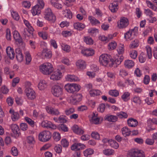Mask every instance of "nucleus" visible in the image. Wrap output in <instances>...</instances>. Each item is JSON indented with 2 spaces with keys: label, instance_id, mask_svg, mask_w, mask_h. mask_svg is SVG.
Segmentation results:
<instances>
[{
  "label": "nucleus",
  "instance_id": "nucleus-61",
  "mask_svg": "<svg viewBox=\"0 0 157 157\" xmlns=\"http://www.w3.org/2000/svg\"><path fill=\"white\" fill-rule=\"evenodd\" d=\"M75 112V109L73 108H71L67 109L65 111L66 114L69 115Z\"/></svg>",
  "mask_w": 157,
  "mask_h": 157
},
{
  "label": "nucleus",
  "instance_id": "nucleus-13",
  "mask_svg": "<svg viewBox=\"0 0 157 157\" xmlns=\"http://www.w3.org/2000/svg\"><path fill=\"white\" fill-rule=\"evenodd\" d=\"M46 109L48 113L52 115L58 116L60 114L58 109H54L51 107L47 106Z\"/></svg>",
  "mask_w": 157,
  "mask_h": 157
},
{
  "label": "nucleus",
  "instance_id": "nucleus-57",
  "mask_svg": "<svg viewBox=\"0 0 157 157\" xmlns=\"http://www.w3.org/2000/svg\"><path fill=\"white\" fill-rule=\"evenodd\" d=\"M91 122L92 123L97 124L99 123V119L95 116H93L92 118Z\"/></svg>",
  "mask_w": 157,
  "mask_h": 157
},
{
  "label": "nucleus",
  "instance_id": "nucleus-53",
  "mask_svg": "<svg viewBox=\"0 0 157 157\" xmlns=\"http://www.w3.org/2000/svg\"><path fill=\"white\" fill-rule=\"evenodd\" d=\"M51 122L48 121H43L41 123V126L44 127L49 128Z\"/></svg>",
  "mask_w": 157,
  "mask_h": 157
},
{
  "label": "nucleus",
  "instance_id": "nucleus-59",
  "mask_svg": "<svg viewBox=\"0 0 157 157\" xmlns=\"http://www.w3.org/2000/svg\"><path fill=\"white\" fill-rule=\"evenodd\" d=\"M130 55L132 58L135 59L137 56V52L136 50H133L131 52Z\"/></svg>",
  "mask_w": 157,
  "mask_h": 157
},
{
  "label": "nucleus",
  "instance_id": "nucleus-44",
  "mask_svg": "<svg viewBox=\"0 0 157 157\" xmlns=\"http://www.w3.org/2000/svg\"><path fill=\"white\" fill-rule=\"evenodd\" d=\"M109 94L115 97H117L119 95V92L118 91L116 90H111L109 92Z\"/></svg>",
  "mask_w": 157,
  "mask_h": 157
},
{
  "label": "nucleus",
  "instance_id": "nucleus-23",
  "mask_svg": "<svg viewBox=\"0 0 157 157\" xmlns=\"http://www.w3.org/2000/svg\"><path fill=\"white\" fill-rule=\"evenodd\" d=\"M63 14L64 17L69 19L72 17V13L71 11L69 9H66L63 11Z\"/></svg>",
  "mask_w": 157,
  "mask_h": 157
},
{
  "label": "nucleus",
  "instance_id": "nucleus-52",
  "mask_svg": "<svg viewBox=\"0 0 157 157\" xmlns=\"http://www.w3.org/2000/svg\"><path fill=\"white\" fill-rule=\"evenodd\" d=\"M25 121L31 126L33 127L34 126V122L31 119L28 117H25Z\"/></svg>",
  "mask_w": 157,
  "mask_h": 157
},
{
  "label": "nucleus",
  "instance_id": "nucleus-11",
  "mask_svg": "<svg viewBox=\"0 0 157 157\" xmlns=\"http://www.w3.org/2000/svg\"><path fill=\"white\" fill-rule=\"evenodd\" d=\"M62 77V73L59 70H57L54 72L50 77L51 79L54 80H59Z\"/></svg>",
  "mask_w": 157,
  "mask_h": 157
},
{
  "label": "nucleus",
  "instance_id": "nucleus-10",
  "mask_svg": "<svg viewBox=\"0 0 157 157\" xmlns=\"http://www.w3.org/2000/svg\"><path fill=\"white\" fill-rule=\"evenodd\" d=\"M82 96L79 94L74 95L72 96L70 99L71 102L73 104H75L77 102H79L82 99Z\"/></svg>",
  "mask_w": 157,
  "mask_h": 157
},
{
  "label": "nucleus",
  "instance_id": "nucleus-48",
  "mask_svg": "<svg viewBox=\"0 0 157 157\" xmlns=\"http://www.w3.org/2000/svg\"><path fill=\"white\" fill-rule=\"evenodd\" d=\"M61 142V144L63 147H67L69 146V142L66 139H62Z\"/></svg>",
  "mask_w": 157,
  "mask_h": 157
},
{
  "label": "nucleus",
  "instance_id": "nucleus-46",
  "mask_svg": "<svg viewBox=\"0 0 157 157\" xmlns=\"http://www.w3.org/2000/svg\"><path fill=\"white\" fill-rule=\"evenodd\" d=\"M117 46V44L116 42H112L109 44L108 48L110 50H113L116 48Z\"/></svg>",
  "mask_w": 157,
  "mask_h": 157
},
{
  "label": "nucleus",
  "instance_id": "nucleus-18",
  "mask_svg": "<svg viewBox=\"0 0 157 157\" xmlns=\"http://www.w3.org/2000/svg\"><path fill=\"white\" fill-rule=\"evenodd\" d=\"M9 112L11 114V117L13 121H15L19 119V115L17 112L15 111L12 109H11L10 110Z\"/></svg>",
  "mask_w": 157,
  "mask_h": 157
},
{
  "label": "nucleus",
  "instance_id": "nucleus-50",
  "mask_svg": "<svg viewBox=\"0 0 157 157\" xmlns=\"http://www.w3.org/2000/svg\"><path fill=\"white\" fill-rule=\"evenodd\" d=\"M146 3L148 5V6L154 11H156L157 10V7L154 5L152 3L149 1H147Z\"/></svg>",
  "mask_w": 157,
  "mask_h": 157
},
{
  "label": "nucleus",
  "instance_id": "nucleus-43",
  "mask_svg": "<svg viewBox=\"0 0 157 157\" xmlns=\"http://www.w3.org/2000/svg\"><path fill=\"white\" fill-rule=\"evenodd\" d=\"M58 129L60 131H63L64 132L67 131L68 130L67 127L66 125L63 124L59 125L58 126Z\"/></svg>",
  "mask_w": 157,
  "mask_h": 157
},
{
  "label": "nucleus",
  "instance_id": "nucleus-51",
  "mask_svg": "<svg viewBox=\"0 0 157 157\" xmlns=\"http://www.w3.org/2000/svg\"><path fill=\"white\" fill-rule=\"evenodd\" d=\"M139 61L141 63H143L145 61L146 59L145 55L143 52H142L139 56Z\"/></svg>",
  "mask_w": 157,
  "mask_h": 157
},
{
  "label": "nucleus",
  "instance_id": "nucleus-26",
  "mask_svg": "<svg viewBox=\"0 0 157 157\" xmlns=\"http://www.w3.org/2000/svg\"><path fill=\"white\" fill-rule=\"evenodd\" d=\"M47 86V83L44 80H41L38 84V87L40 90H43L45 89Z\"/></svg>",
  "mask_w": 157,
  "mask_h": 157
},
{
  "label": "nucleus",
  "instance_id": "nucleus-20",
  "mask_svg": "<svg viewBox=\"0 0 157 157\" xmlns=\"http://www.w3.org/2000/svg\"><path fill=\"white\" fill-rule=\"evenodd\" d=\"M85 147V146L83 144L81 143H75L71 147L72 150H80Z\"/></svg>",
  "mask_w": 157,
  "mask_h": 157
},
{
  "label": "nucleus",
  "instance_id": "nucleus-42",
  "mask_svg": "<svg viewBox=\"0 0 157 157\" xmlns=\"http://www.w3.org/2000/svg\"><path fill=\"white\" fill-rule=\"evenodd\" d=\"M11 15L13 18L16 21H18L20 18V17L17 12L14 11L12 10L11 12Z\"/></svg>",
  "mask_w": 157,
  "mask_h": 157
},
{
  "label": "nucleus",
  "instance_id": "nucleus-15",
  "mask_svg": "<svg viewBox=\"0 0 157 157\" xmlns=\"http://www.w3.org/2000/svg\"><path fill=\"white\" fill-rule=\"evenodd\" d=\"M16 57L17 60L21 62L23 59V56L19 48H17L15 49Z\"/></svg>",
  "mask_w": 157,
  "mask_h": 157
},
{
  "label": "nucleus",
  "instance_id": "nucleus-37",
  "mask_svg": "<svg viewBox=\"0 0 157 157\" xmlns=\"http://www.w3.org/2000/svg\"><path fill=\"white\" fill-rule=\"evenodd\" d=\"M94 150L91 148H88L86 149L83 151V154L85 156L87 157L93 154L94 153Z\"/></svg>",
  "mask_w": 157,
  "mask_h": 157
},
{
  "label": "nucleus",
  "instance_id": "nucleus-54",
  "mask_svg": "<svg viewBox=\"0 0 157 157\" xmlns=\"http://www.w3.org/2000/svg\"><path fill=\"white\" fill-rule=\"evenodd\" d=\"M117 116L120 118H126L128 117L127 114L125 113L121 112L117 114Z\"/></svg>",
  "mask_w": 157,
  "mask_h": 157
},
{
  "label": "nucleus",
  "instance_id": "nucleus-41",
  "mask_svg": "<svg viewBox=\"0 0 157 157\" xmlns=\"http://www.w3.org/2000/svg\"><path fill=\"white\" fill-rule=\"evenodd\" d=\"M103 153L106 155H111L113 154L114 151L111 149H107L103 151Z\"/></svg>",
  "mask_w": 157,
  "mask_h": 157
},
{
  "label": "nucleus",
  "instance_id": "nucleus-12",
  "mask_svg": "<svg viewBox=\"0 0 157 157\" xmlns=\"http://www.w3.org/2000/svg\"><path fill=\"white\" fill-rule=\"evenodd\" d=\"M128 24V19L126 18H121L119 22H117V26L119 28L126 27Z\"/></svg>",
  "mask_w": 157,
  "mask_h": 157
},
{
  "label": "nucleus",
  "instance_id": "nucleus-22",
  "mask_svg": "<svg viewBox=\"0 0 157 157\" xmlns=\"http://www.w3.org/2000/svg\"><path fill=\"white\" fill-rule=\"evenodd\" d=\"M118 6V4L117 3L116 1H114L113 3L110 4L109 8L112 12L114 13L117 10Z\"/></svg>",
  "mask_w": 157,
  "mask_h": 157
},
{
  "label": "nucleus",
  "instance_id": "nucleus-63",
  "mask_svg": "<svg viewBox=\"0 0 157 157\" xmlns=\"http://www.w3.org/2000/svg\"><path fill=\"white\" fill-rule=\"evenodd\" d=\"M144 13L147 15L148 16L150 17H152L153 15L152 11L149 9H145L144 10Z\"/></svg>",
  "mask_w": 157,
  "mask_h": 157
},
{
  "label": "nucleus",
  "instance_id": "nucleus-30",
  "mask_svg": "<svg viewBox=\"0 0 157 157\" xmlns=\"http://www.w3.org/2000/svg\"><path fill=\"white\" fill-rule=\"evenodd\" d=\"M74 28L78 30H81L85 27V25L79 22H77L74 24Z\"/></svg>",
  "mask_w": 157,
  "mask_h": 157
},
{
  "label": "nucleus",
  "instance_id": "nucleus-19",
  "mask_svg": "<svg viewBox=\"0 0 157 157\" xmlns=\"http://www.w3.org/2000/svg\"><path fill=\"white\" fill-rule=\"evenodd\" d=\"M41 9L39 5H36L33 7L31 11L33 15L35 16L40 14L41 13Z\"/></svg>",
  "mask_w": 157,
  "mask_h": 157
},
{
  "label": "nucleus",
  "instance_id": "nucleus-28",
  "mask_svg": "<svg viewBox=\"0 0 157 157\" xmlns=\"http://www.w3.org/2000/svg\"><path fill=\"white\" fill-rule=\"evenodd\" d=\"M12 130L15 135H19V128L16 124H13L11 127Z\"/></svg>",
  "mask_w": 157,
  "mask_h": 157
},
{
  "label": "nucleus",
  "instance_id": "nucleus-34",
  "mask_svg": "<svg viewBox=\"0 0 157 157\" xmlns=\"http://www.w3.org/2000/svg\"><path fill=\"white\" fill-rule=\"evenodd\" d=\"M83 39L84 41L87 44L91 45L93 44V40L89 36H85L84 37Z\"/></svg>",
  "mask_w": 157,
  "mask_h": 157
},
{
  "label": "nucleus",
  "instance_id": "nucleus-64",
  "mask_svg": "<svg viewBox=\"0 0 157 157\" xmlns=\"http://www.w3.org/2000/svg\"><path fill=\"white\" fill-rule=\"evenodd\" d=\"M20 128L21 130L23 131L26 130L28 128V125L25 123H21L20 125Z\"/></svg>",
  "mask_w": 157,
  "mask_h": 157
},
{
  "label": "nucleus",
  "instance_id": "nucleus-32",
  "mask_svg": "<svg viewBox=\"0 0 157 157\" xmlns=\"http://www.w3.org/2000/svg\"><path fill=\"white\" fill-rule=\"evenodd\" d=\"M25 57L26 60V64H29L32 58L29 52L28 51H26L25 52Z\"/></svg>",
  "mask_w": 157,
  "mask_h": 157
},
{
  "label": "nucleus",
  "instance_id": "nucleus-47",
  "mask_svg": "<svg viewBox=\"0 0 157 157\" xmlns=\"http://www.w3.org/2000/svg\"><path fill=\"white\" fill-rule=\"evenodd\" d=\"M130 95V93L128 92H124L122 96V99L125 101H127L128 100V98Z\"/></svg>",
  "mask_w": 157,
  "mask_h": 157
},
{
  "label": "nucleus",
  "instance_id": "nucleus-27",
  "mask_svg": "<svg viewBox=\"0 0 157 157\" xmlns=\"http://www.w3.org/2000/svg\"><path fill=\"white\" fill-rule=\"evenodd\" d=\"M105 119L110 122H115L117 121V117L115 116L107 115L105 117Z\"/></svg>",
  "mask_w": 157,
  "mask_h": 157
},
{
  "label": "nucleus",
  "instance_id": "nucleus-25",
  "mask_svg": "<svg viewBox=\"0 0 157 157\" xmlns=\"http://www.w3.org/2000/svg\"><path fill=\"white\" fill-rule=\"evenodd\" d=\"M128 125L131 127H135L138 124L137 121L133 118H131L127 121Z\"/></svg>",
  "mask_w": 157,
  "mask_h": 157
},
{
  "label": "nucleus",
  "instance_id": "nucleus-2",
  "mask_svg": "<svg viewBox=\"0 0 157 157\" xmlns=\"http://www.w3.org/2000/svg\"><path fill=\"white\" fill-rule=\"evenodd\" d=\"M40 70L41 72L45 75H48L53 70L52 65L49 63H45L40 66Z\"/></svg>",
  "mask_w": 157,
  "mask_h": 157
},
{
  "label": "nucleus",
  "instance_id": "nucleus-17",
  "mask_svg": "<svg viewBox=\"0 0 157 157\" xmlns=\"http://www.w3.org/2000/svg\"><path fill=\"white\" fill-rule=\"evenodd\" d=\"M76 64L77 68L81 70L85 69L86 66V64L85 62L81 59L78 60L76 62Z\"/></svg>",
  "mask_w": 157,
  "mask_h": 157
},
{
  "label": "nucleus",
  "instance_id": "nucleus-5",
  "mask_svg": "<svg viewBox=\"0 0 157 157\" xmlns=\"http://www.w3.org/2000/svg\"><path fill=\"white\" fill-rule=\"evenodd\" d=\"M65 90L68 92L74 93L80 90V86L76 84H67L64 86Z\"/></svg>",
  "mask_w": 157,
  "mask_h": 157
},
{
  "label": "nucleus",
  "instance_id": "nucleus-6",
  "mask_svg": "<svg viewBox=\"0 0 157 157\" xmlns=\"http://www.w3.org/2000/svg\"><path fill=\"white\" fill-rule=\"evenodd\" d=\"M44 18L47 20L52 22H54L56 20L55 16L53 14L51 10L49 8H47L45 10Z\"/></svg>",
  "mask_w": 157,
  "mask_h": 157
},
{
  "label": "nucleus",
  "instance_id": "nucleus-55",
  "mask_svg": "<svg viewBox=\"0 0 157 157\" xmlns=\"http://www.w3.org/2000/svg\"><path fill=\"white\" fill-rule=\"evenodd\" d=\"M62 49L64 51L68 52L70 51V47L68 45L63 44L62 46Z\"/></svg>",
  "mask_w": 157,
  "mask_h": 157
},
{
  "label": "nucleus",
  "instance_id": "nucleus-24",
  "mask_svg": "<svg viewBox=\"0 0 157 157\" xmlns=\"http://www.w3.org/2000/svg\"><path fill=\"white\" fill-rule=\"evenodd\" d=\"M42 56L43 58H50L52 56L51 52L47 49H44L42 53Z\"/></svg>",
  "mask_w": 157,
  "mask_h": 157
},
{
  "label": "nucleus",
  "instance_id": "nucleus-60",
  "mask_svg": "<svg viewBox=\"0 0 157 157\" xmlns=\"http://www.w3.org/2000/svg\"><path fill=\"white\" fill-rule=\"evenodd\" d=\"M65 117V116L64 115L60 116L58 118V121L60 123H65L66 122L67 120Z\"/></svg>",
  "mask_w": 157,
  "mask_h": 157
},
{
  "label": "nucleus",
  "instance_id": "nucleus-4",
  "mask_svg": "<svg viewBox=\"0 0 157 157\" xmlns=\"http://www.w3.org/2000/svg\"><path fill=\"white\" fill-rule=\"evenodd\" d=\"M52 137V134L48 131H44L39 135V139L40 141L46 142L49 141Z\"/></svg>",
  "mask_w": 157,
  "mask_h": 157
},
{
  "label": "nucleus",
  "instance_id": "nucleus-62",
  "mask_svg": "<svg viewBox=\"0 0 157 157\" xmlns=\"http://www.w3.org/2000/svg\"><path fill=\"white\" fill-rule=\"evenodd\" d=\"M154 142L155 141L153 138H152V139L147 138L145 140L146 144L149 145H153L154 143Z\"/></svg>",
  "mask_w": 157,
  "mask_h": 157
},
{
  "label": "nucleus",
  "instance_id": "nucleus-3",
  "mask_svg": "<svg viewBox=\"0 0 157 157\" xmlns=\"http://www.w3.org/2000/svg\"><path fill=\"white\" fill-rule=\"evenodd\" d=\"M127 157H145V155L140 150L133 149L129 150L127 154Z\"/></svg>",
  "mask_w": 157,
  "mask_h": 157
},
{
  "label": "nucleus",
  "instance_id": "nucleus-21",
  "mask_svg": "<svg viewBox=\"0 0 157 157\" xmlns=\"http://www.w3.org/2000/svg\"><path fill=\"white\" fill-rule=\"evenodd\" d=\"M72 130L74 132L78 134H82L84 133L83 130L77 125H75L72 128Z\"/></svg>",
  "mask_w": 157,
  "mask_h": 157
},
{
  "label": "nucleus",
  "instance_id": "nucleus-36",
  "mask_svg": "<svg viewBox=\"0 0 157 157\" xmlns=\"http://www.w3.org/2000/svg\"><path fill=\"white\" fill-rule=\"evenodd\" d=\"M109 145L115 149H117L119 147L118 143L115 140L112 139H110Z\"/></svg>",
  "mask_w": 157,
  "mask_h": 157
},
{
  "label": "nucleus",
  "instance_id": "nucleus-40",
  "mask_svg": "<svg viewBox=\"0 0 157 157\" xmlns=\"http://www.w3.org/2000/svg\"><path fill=\"white\" fill-rule=\"evenodd\" d=\"M146 49L147 52V54L148 57L150 59L152 57V52L151 48L148 46H146Z\"/></svg>",
  "mask_w": 157,
  "mask_h": 157
},
{
  "label": "nucleus",
  "instance_id": "nucleus-7",
  "mask_svg": "<svg viewBox=\"0 0 157 157\" xmlns=\"http://www.w3.org/2000/svg\"><path fill=\"white\" fill-rule=\"evenodd\" d=\"M137 28L135 27L134 29H130L124 34V38L128 40H131L136 35Z\"/></svg>",
  "mask_w": 157,
  "mask_h": 157
},
{
  "label": "nucleus",
  "instance_id": "nucleus-14",
  "mask_svg": "<svg viewBox=\"0 0 157 157\" xmlns=\"http://www.w3.org/2000/svg\"><path fill=\"white\" fill-rule=\"evenodd\" d=\"M81 53L84 56H93L94 54V51L91 48L84 49L82 50Z\"/></svg>",
  "mask_w": 157,
  "mask_h": 157
},
{
  "label": "nucleus",
  "instance_id": "nucleus-9",
  "mask_svg": "<svg viewBox=\"0 0 157 157\" xmlns=\"http://www.w3.org/2000/svg\"><path fill=\"white\" fill-rule=\"evenodd\" d=\"M25 92L27 97L29 99L31 100L34 99L36 98V94L34 90L30 88H26Z\"/></svg>",
  "mask_w": 157,
  "mask_h": 157
},
{
  "label": "nucleus",
  "instance_id": "nucleus-33",
  "mask_svg": "<svg viewBox=\"0 0 157 157\" xmlns=\"http://www.w3.org/2000/svg\"><path fill=\"white\" fill-rule=\"evenodd\" d=\"M139 45V42L138 40L135 39L132 41L129 45L130 48H134L137 47Z\"/></svg>",
  "mask_w": 157,
  "mask_h": 157
},
{
  "label": "nucleus",
  "instance_id": "nucleus-39",
  "mask_svg": "<svg viewBox=\"0 0 157 157\" xmlns=\"http://www.w3.org/2000/svg\"><path fill=\"white\" fill-rule=\"evenodd\" d=\"M122 133L126 136H129L131 133V131L127 127H124L122 129Z\"/></svg>",
  "mask_w": 157,
  "mask_h": 157
},
{
  "label": "nucleus",
  "instance_id": "nucleus-45",
  "mask_svg": "<svg viewBox=\"0 0 157 157\" xmlns=\"http://www.w3.org/2000/svg\"><path fill=\"white\" fill-rule=\"evenodd\" d=\"M53 137L55 141H58L60 139V134L59 132H55L53 133Z\"/></svg>",
  "mask_w": 157,
  "mask_h": 157
},
{
  "label": "nucleus",
  "instance_id": "nucleus-16",
  "mask_svg": "<svg viewBox=\"0 0 157 157\" xmlns=\"http://www.w3.org/2000/svg\"><path fill=\"white\" fill-rule=\"evenodd\" d=\"M7 55L10 59H13L14 57L15 53L13 48L10 47H8L6 49Z\"/></svg>",
  "mask_w": 157,
  "mask_h": 157
},
{
  "label": "nucleus",
  "instance_id": "nucleus-31",
  "mask_svg": "<svg viewBox=\"0 0 157 157\" xmlns=\"http://www.w3.org/2000/svg\"><path fill=\"white\" fill-rule=\"evenodd\" d=\"M66 78L67 81L70 82H75L78 80L77 77L73 75H68Z\"/></svg>",
  "mask_w": 157,
  "mask_h": 157
},
{
  "label": "nucleus",
  "instance_id": "nucleus-58",
  "mask_svg": "<svg viewBox=\"0 0 157 157\" xmlns=\"http://www.w3.org/2000/svg\"><path fill=\"white\" fill-rule=\"evenodd\" d=\"M132 101L135 103L139 105H140L141 102V100L138 96L134 97L132 99Z\"/></svg>",
  "mask_w": 157,
  "mask_h": 157
},
{
  "label": "nucleus",
  "instance_id": "nucleus-1",
  "mask_svg": "<svg viewBox=\"0 0 157 157\" xmlns=\"http://www.w3.org/2000/svg\"><path fill=\"white\" fill-rule=\"evenodd\" d=\"M99 61L100 64L104 66H106L109 63L110 67L113 66V59H111L110 55L107 54H103L99 58Z\"/></svg>",
  "mask_w": 157,
  "mask_h": 157
},
{
  "label": "nucleus",
  "instance_id": "nucleus-56",
  "mask_svg": "<svg viewBox=\"0 0 157 157\" xmlns=\"http://www.w3.org/2000/svg\"><path fill=\"white\" fill-rule=\"evenodd\" d=\"M11 153L14 156H17L18 154V151L16 147H13L11 149Z\"/></svg>",
  "mask_w": 157,
  "mask_h": 157
},
{
  "label": "nucleus",
  "instance_id": "nucleus-49",
  "mask_svg": "<svg viewBox=\"0 0 157 157\" xmlns=\"http://www.w3.org/2000/svg\"><path fill=\"white\" fill-rule=\"evenodd\" d=\"M91 135L92 138L97 140L100 138V135L99 133L96 132H92Z\"/></svg>",
  "mask_w": 157,
  "mask_h": 157
},
{
  "label": "nucleus",
  "instance_id": "nucleus-8",
  "mask_svg": "<svg viewBox=\"0 0 157 157\" xmlns=\"http://www.w3.org/2000/svg\"><path fill=\"white\" fill-rule=\"evenodd\" d=\"M52 92L54 96L59 97L63 94V89L60 86L54 85L52 87Z\"/></svg>",
  "mask_w": 157,
  "mask_h": 157
},
{
  "label": "nucleus",
  "instance_id": "nucleus-38",
  "mask_svg": "<svg viewBox=\"0 0 157 157\" xmlns=\"http://www.w3.org/2000/svg\"><path fill=\"white\" fill-rule=\"evenodd\" d=\"M89 93L91 96H95L100 95L101 93L99 90H91L90 91Z\"/></svg>",
  "mask_w": 157,
  "mask_h": 157
},
{
  "label": "nucleus",
  "instance_id": "nucleus-35",
  "mask_svg": "<svg viewBox=\"0 0 157 157\" xmlns=\"http://www.w3.org/2000/svg\"><path fill=\"white\" fill-rule=\"evenodd\" d=\"M88 18L92 24L93 25H95L100 23L98 20L92 16H89Z\"/></svg>",
  "mask_w": 157,
  "mask_h": 157
},
{
  "label": "nucleus",
  "instance_id": "nucleus-29",
  "mask_svg": "<svg viewBox=\"0 0 157 157\" xmlns=\"http://www.w3.org/2000/svg\"><path fill=\"white\" fill-rule=\"evenodd\" d=\"M134 65V62L131 60H127L124 63L125 67L127 68H130L132 67Z\"/></svg>",
  "mask_w": 157,
  "mask_h": 157
}]
</instances>
